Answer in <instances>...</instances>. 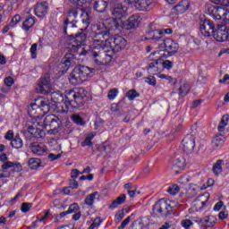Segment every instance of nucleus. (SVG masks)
<instances>
[{"mask_svg": "<svg viewBox=\"0 0 229 229\" xmlns=\"http://www.w3.org/2000/svg\"><path fill=\"white\" fill-rule=\"evenodd\" d=\"M145 83H148V85H150L151 87H157V79L155 76H148L144 78Z\"/></svg>", "mask_w": 229, "mask_h": 229, "instance_id": "de8ad7c7", "label": "nucleus"}, {"mask_svg": "<svg viewBox=\"0 0 229 229\" xmlns=\"http://www.w3.org/2000/svg\"><path fill=\"white\" fill-rule=\"evenodd\" d=\"M155 55H160L159 51H155L152 52L149 55V59L151 61V63L148 64V67L147 69L148 72L149 74H158L160 72H162L163 71V66H162V57L159 56L157 58H153V56H155Z\"/></svg>", "mask_w": 229, "mask_h": 229, "instance_id": "6e6552de", "label": "nucleus"}, {"mask_svg": "<svg viewBox=\"0 0 229 229\" xmlns=\"http://www.w3.org/2000/svg\"><path fill=\"white\" fill-rule=\"evenodd\" d=\"M28 114L32 119H40V117H42V110H40V104H38V100L30 104L28 108Z\"/></svg>", "mask_w": 229, "mask_h": 229, "instance_id": "6ab92c4d", "label": "nucleus"}, {"mask_svg": "<svg viewBox=\"0 0 229 229\" xmlns=\"http://www.w3.org/2000/svg\"><path fill=\"white\" fill-rule=\"evenodd\" d=\"M108 8V2L105 0H95L93 3V9L98 13H104Z\"/></svg>", "mask_w": 229, "mask_h": 229, "instance_id": "c85d7f7f", "label": "nucleus"}, {"mask_svg": "<svg viewBox=\"0 0 229 229\" xmlns=\"http://www.w3.org/2000/svg\"><path fill=\"white\" fill-rule=\"evenodd\" d=\"M126 201V194H121L119 197L116 198L110 205L109 208L114 209L117 208L119 205H123Z\"/></svg>", "mask_w": 229, "mask_h": 229, "instance_id": "72a5a7b5", "label": "nucleus"}, {"mask_svg": "<svg viewBox=\"0 0 229 229\" xmlns=\"http://www.w3.org/2000/svg\"><path fill=\"white\" fill-rule=\"evenodd\" d=\"M140 94L137 92L135 89H131L126 93V98H128L129 101H133L135 98H139Z\"/></svg>", "mask_w": 229, "mask_h": 229, "instance_id": "49530a36", "label": "nucleus"}, {"mask_svg": "<svg viewBox=\"0 0 229 229\" xmlns=\"http://www.w3.org/2000/svg\"><path fill=\"white\" fill-rule=\"evenodd\" d=\"M80 30V32H77L75 34H70L68 49H70L72 53L78 52V49H80V46H83V44H85V40H87V34L83 32L84 29Z\"/></svg>", "mask_w": 229, "mask_h": 229, "instance_id": "423d86ee", "label": "nucleus"}, {"mask_svg": "<svg viewBox=\"0 0 229 229\" xmlns=\"http://www.w3.org/2000/svg\"><path fill=\"white\" fill-rule=\"evenodd\" d=\"M117 94H119V90L117 89H112L109 90L107 98L110 100H114V98H117Z\"/></svg>", "mask_w": 229, "mask_h": 229, "instance_id": "3c124183", "label": "nucleus"}, {"mask_svg": "<svg viewBox=\"0 0 229 229\" xmlns=\"http://www.w3.org/2000/svg\"><path fill=\"white\" fill-rule=\"evenodd\" d=\"M104 28L112 30L113 31H116V30L121 31L123 25L121 24V21L119 19L117 20V18H109L106 20Z\"/></svg>", "mask_w": 229, "mask_h": 229, "instance_id": "5701e85b", "label": "nucleus"}, {"mask_svg": "<svg viewBox=\"0 0 229 229\" xmlns=\"http://www.w3.org/2000/svg\"><path fill=\"white\" fill-rule=\"evenodd\" d=\"M78 15L85 17L81 20V22L85 25L84 30H87V28H89V24H90V18L89 17V13L83 12V9L80 7H70L67 11L65 21H67V22L76 21V19H78Z\"/></svg>", "mask_w": 229, "mask_h": 229, "instance_id": "39448f33", "label": "nucleus"}, {"mask_svg": "<svg viewBox=\"0 0 229 229\" xmlns=\"http://www.w3.org/2000/svg\"><path fill=\"white\" fill-rule=\"evenodd\" d=\"M108 51L110 50H104V55L102 57V64L106 65V64H110L112 62V55H108Z\"/></svg>", "mask_w": 229, "mask_h": 229, "instance_id": "a18cd8bd", "label": "nucleus"}, {"mask_svg": "<svg viewBox=\"0 0 229 229\" xmlns=\"http://www.w3.org/2000/svg\"><path fill=\"white\" fill-rule=\"evenodd\" d=\"M181 225L183 228H191V226H192V221L190 219H184L182 221Z\"/></svg>", "mask_w": 229, "mask_h": 229, "instance_id": "0e129e2a", "label": "nucleus"}, {"mask_svg": "<svg viewBox=\"0 0 229 229\" xmlns=\"http://www.w3.org/2000/svg\"><path fill=\"white\" fill-rule=\"evenodd\" d=\"M195 146L196 142L194 140V136L187 135L182 140V151H184V153H186L187 155H191V153L194 151Z\"/></svg>", "mask_w": 229, "mask_h": 229, "instance_id": "f3484780", "label": "nucleus"}, {"mask_svg": "<svg viewBox=\"0 0 229 229\" xmlns=\"http://www.w3.org/2000/svg\"><path fill=\"white\" fill-rule=\"evenodd\" d=\"M19 22H21V15L16 14L13 17L9 26H11L12 28H13V26H15L16 24H19Z\"/></svg>", "mask_w": 229, "mask_h": 229, "instance_id": "5fc2aeb1", "label": "nucleus"}, {"mask_svg": "<svg viewBox=\"0 0 229 229\" xmlns=\"http://www.w3.org/2000/svg\"><path fill=\"white\" fill-rule=\"evenodd\" d=\"M214 4H219L220 6H229V0H211Z\"/></svg>", "mask_w": 229, "mask_h": 229, "instance_id": "bf43d9fd", "label": "nucleus"}, {"mask_svg": "<svg viewBox=\"0 0 229 229\" xmlns=\"http://www.w3.org/2000/svg\"><path fill=\"white\" fill-rule=\"evenodd\" d=\"M37 90L40 94H45L46 96H49V94H51L53 85H51V78L49 77V74H46L44 77L40 78Z\"/></svg>", "mask_w": 229, "mask_h": 229, "instance_id": "f8f14e48", "label": "nucleus"}, {"mask_svg": "<svg viewBox=\"0 0 229 229\" xmlns=\"http://www.w3.org/2000/svg\"><path fill=\"white\" fill-rule=\"evenodd\" d=\"M96 196H99V192L95 191L91 194L87 195L84 199L85 205H88V207H92V205H94V201H96Z\"/></svg>", "mask_w": 229, "mask_h": 229, "instance_id": "f704fd0d", "label": "nucleus"}, {"mask_svg": "<svg viewBox=\"0 0 229 229\" xmlns=\"http://www.w3.org/2000/svg\"><path fill=\"white\" fill-rule=\"evenodd\" d=\"M38 101L41 110V116L44 117V114L51 110V104L47 100L39 99Z\"/></svg>", "mask_w": 229, "mask_h": 229, "instance_id": "2f4dec72", "label": "nucleus"}, {"mask_svg": "<svg viewBox=\"0 0 229 229\" xmlns=\"http://www.w3.org/2000/svg\"><path fill=\"white\" fill-rule=\"evenodd\" d=\"M183 169H185V158L182 157L175 158L172 166V173L174 174H180Z\"/></svg>", "mask_w": 229, "mask_h": 229, "instance_id": "b1692460", "label": "nucleus"}, {"mask_svg": "<svg viewBox=\"0 0 229 229\" xmlns=\"http://www.w3.org/2000/svg\"><path fill=\"white\" fill-rule=\"evenodd\" d=\"M108 47H93L90 50V57L97 64V65H101L103 62V55L105 54V49Z\"/></svg>", "mask_w": 229, "mask_h": 229, "instance_id": "dca6fc26", "label": "nucleus"}, {"mask_svg": "<svg viewBox=\"0 0 229 229\" xmlns=\"http://www.w3.org/2000/svg\"><path fill=\"white\" fill-rule=\"evenodd\" d=\"M77 22L78 21H67L65 20L64 23V33L68 35V37H70V35H74V33L78 31V25H76Z\"/></svg>", "mask_w": 229, "mask_h": 229, "instance_id": "393cba45", "label": "nucleus"}, {"mask_svg": "<svg viewBox=\"0 0 229 229\" xmlns=\"http://www.w3.org/2000/svg\"><path fill=\"white\" fill-rule=\"evenodd\" d=\"M34 25H35V18L29 17L23 21L22 28L23 30H25V31H29L30 28H33Z\"/></svg>", "mask_w": 229, "mask_h": 229, "instance_id": "58836bf2", "label": "nucleus"}, {"mask_svg": "<svg viewBox=\"0 0 229 229\" xmlns=\"http://www.w3.org/2000/svg\"><path fill=\"white\" fill-rule=\"evenodd\" d=\"M190 90H191V86L189 85V82L181 81V85L179 87V96L181 98H185V96H187Z\"/></svg>", "mask_w": 229, "mask_h": 229, "instance_id": "473e14b6", "label": "nucleus"}, {"mask_svg": "<svg viewBox=\"0 0 229 229\" xmlns=\"http://www.w3.org/2000/svg\"><path fill=\"white\" fill-rule=\"evenodd\" d=\"M140 23V16L138 14H133L123 23V28L125 30H135V28L139 27Z\"/></svg>", "mask_w": 229, "mask_h": 229, "instance_id": "4be33fe9", "label": "nucleus"}, {"mask_svg": "<svg viewBox=\"0 0 229 229\" xmlns=\"http://www.w3.org/2000/svg\"><path fill=\"white\" fill-rule=\"evenodd\" d=\"M12 148H14V149H21L23 146L22 139L19 137V135H16L14 139L11 141Z\"/></svg>", "mask_w": 229, "mask_h": 229, "instance_id": "4c0bfd02", "label": "nucleus"}, {"mask_svg": "<svg viewBox=\"0 0 229 229\" xmlns=\"http://www.w3.org/2000/svg\"><path fill=\"white\" fill-rule=\"evenodd\" d=\"M44 126L45 128H47V126L52 128L48 131V133L56 135L60 131V128H62V120L55 114H48L44 119Z\"/></svg>", "mask_w": 229, "mask_h": 229, "instance_id": "0eeeda50", "label": "nucleus"}, {"mask_svg": "<svg viewBox=\"0 0 229 229\" xmlns=\"http://www.w3.org/2000/svg\"><path fill=\"white\" fill-rule=\"evenodd\" d=\"M30 149L34 153V155H38V157H42V155H46L47 152V147L44 145V143L33 142L30 145Z\"/></svg>", "mask_w": 229, "mask_h": 229, "instance_id": "412c9836", "label": "nucleus"}, {"mask_svg": "<svg viewBox=\"0 0 229 229\" xmlns=\"http://www.w3.org/2000/svg\"><path fill=\"white\" fill-rule=\"evenodd\" d=\"M208 12L215 21H221V19L229 21V12L223 7L211 5L208 7Z\"/></svg>", "mask_w": 229, "mask_h": 229, "instance_id": "9d476101", "label": "nucleus"}, {"mask_svg": "<svg viewBox=\"0 0 229 229\" xmlns=\"http://www.w3.org/2000/svg\"><path fill=\"white\" fill-rule=\"evenodd\" d=\"M48 96H50V99L53 103H55V106H58L59 105V106L62 108V103H65V100H64V95L59 91L51 90Z\"/></svg>", "mask_w": 229, "mask_h": 229, "instance_id": "cd10ccee", "label": "nucleus"}, {"mask_svg": "<svg viewBox=\"0 0 229 229\" xmlns=\"http://www.w3.org/2000/svg\"><path fill=\"white\" fill-rule=\"evenodd\" d=\"M93 47H108L110 46V32L105 25H97V29L90 32Z\"/></svg>", "mask_w": 229, "mask_h": 229, "instance_id": "20e7f679", "label": "nucleus"}, {"mask_svg": "<svg viewBox=\"0 0 229 229\" xmlns=\"http://www.w3.org/2000/svg\"><path fill=\"white\" fill-rule=\"evenodd\" d=\"M33 207V204L29 203V202H23L21 204V212H23L24 214H26V212H30V210L31 209V208Z\"/></svg>", "mask_w": 229, "mask_h": 229, "instance_id": "8fccbe9b", "label": "nucleus"}, {"mask_svg": "<svg viewBox=\"0 0 229 229\" xmlns=\"http://www.w3.org/2000/svg\"><path fill=\"white\" fill-rule=\"evenodd\" d=\"M225 138L223 134H216L215 137L212 139V146L213 148H223L225 144Z\"/></svg>", "mask_w": 229, "mask_h": 229, "instance_id": "7c9ffc66", "label": "nucleus"}, {"mask_svg": "<svg viewBox=\"0 0 229 229\" xmlns=\"http://www.w3.org/2000/svg\"><path fill=\"white\" fill-rule=\"evenodd\" d=\"M190 6H191V4L189 3L188 0H182L177 5H175L174 9L177 12L178 14H180V13H185V12L189 10Z\"/></svg>", "mask_w": 229, "mask_h": 229, "instance_id": "c756f323", "label": "nucleus"}, {"mask_svg": "<svg viewBox=\"0 0 229 229\" xmlns=\"http://www.w3.org/2000/svg\"><path fill=\"white\" fill-rule=\"evenodd\" d=\"M70 3L74 6H81V4L92 3V0H70Z\"/></svg>", "mask_w": 229, "mask_h": 229, "instance_id": "09e8293b", "label": "nucleus"}, {"mask_svg": "<svg viewBox=\"0 0 229 229\" xmlns=\"http://www.w3.org/2000/svg\"><path fill=\"white\" fill-rule=\"evenodd\" d=\"M29 166L30 167V169H37L38 167H40V160L35 157L30 158Z\"/></svg>", "mask_w": 229, "mask_h": 229, "instance_id": "37998d69", "label": "nucleus"}, {"mask_svg": "<svg viewBox=\"0 0 229 229\" xmlns=\"http://www.w3.org/2000/svg\"><path fill=\"white\" fill-rule=\"evenodd\" d=\"M171 212H173V207H171V204H168L167 201L164 199L158 200L153 206V213L157 216H165L167 217Z\"/></svg>", "mask_w": 229, "mask_h": 229, "instance_id": "1a4fd4ad", "label": "nucleus"}, {"mask_svg": "<svg viewBox=\"0 0 229 229\" xmlns=\"http://www.w3.org/2000/svg\"><path fill=\"white\" fill-rule=\"evenodd\" d=\"M49 10V4L47 2H38L35 5L34 12L38 17H46Z\"/></svg>", "mask_w": 229, "mask_h": 229, "instance_id": "aec40b11", "label": "nucleus"}, {"mask_svg": "<svg viewBox=\"0 0 229 229\" xmlns=\"http://www.w3.org/2000/svg\"><path fill=\"white\" fill-rule=\"evenodd\" d=\"M93 139H94V134L92 133L88 134L86 139L81 142L82 148H85V146H88L89 148H92V146H94V143H92Z\"/></svg>", "mask_w": 229, "mask_h": 229, "instance_id": "a19ab883", "label": "nucleus"}, {"mask_svg": "<svg viewBox=\"0 0 229 229\" xmlns=\"http://www.w3.org/2000/svg\"><path fill=\"white\" fill-rule=\"evenodd\" d=\"M4 85H6V87H12V85H13V83H14L13 78H12L11 76L6 77L4 80Z\"/></svg>", "mask_w": 229, "mask_h": 229, "instance_id": "e2e57ef3", "label": "nucleus"}, {"mask_svg": "<svg viewBox=\"0 0 229 229\" xmlns=\"http://www.w3.org/2000/svg\"><path fill=\"white\" fill-rule=\"evenodd\" d=\"M146 39L153 40L160 49H164L167 53L168 56L176 55L178 49H180V46L174 40L171 38L164 39V31L160 30H149L146 35Z\"/></svg>", "mask_w": 229, "mask_h": 229, "instance_id": "f257e3e1", "label": "nucleus"}, {"mask_svg": "<svg viewBox=\"0 0 229 229\" xmlns=\"http://www.w3.org/2000/svg\"><path fill=\"white\" fill-rule=\"evenodd\" d=\"M21 171H22V165H21L19 162H13L12 172L21 173Z\"/></svg>", "mask_w": 229, "mask_h": 229, "instance_id": "864d4df0", "label": "nucleus"}, {"mask_svg": "<svg viewBox=\"0 0 229 229\" xmlns=\"http://www.w3.org/2000/svg\"><path fill=\"white\" fill-rule=\"evenodd\" d=\"M128 4H134L136 10L144 12L151 5V0H124Z\"/></svg>", "mask_w": 229, "mask_h": 229, "instance_id": "a211bd4d", "label": "nucleus"}, {"mask_svg": "<svg viewBox=\"0 0 229 229\" xmlns=\"http://www.w3.org/2000/svg\"><path fill=\"white\" fill-rule=\"evenodd\" d=\"M213 173L217 176L223 173V160L219 159L213 165Z\"/></svg>", "mask_w": 229, "mask_h": 229, "instance_id": "ea45409f", "label": "nucleus"}, {"mask_svg": "<svg viewBox=\"0 0 229 229\" xmlns=\"http://www.w3.org/2000/svg\"><path fill=\"white\" fill-rule=\"evenodd\" d=\"M94 74V69L85 65H77L69 75L72 85H81Z\"/></svg>", "mask_w": 229, "mask_h": 229, "instance_id": "7ed1b4c3", "label": "nucleus"}, {"mask_svg": "<svg viewBox=\"0 0 229 229\" xmlns=\"http://www.w3.org/2000/svg\"><path fill=\"white\" fill-rule=\"evenodd\" d=\"M207 201H208V196H206L205 199V195H201L195 199V207H199V203H201L199 208V210H201L207 205Z\"/></svg>", "mask_w": 229, "mask_h": 229, "instance_id": "e433bc0d", "label": "nucleus"}, {"mask_svg": "<svg viewBox=\"0 0 229 229\" xmlns=\"http://www.w3.org/2000/svg\"><path fill=\"white\" fill-rule=\"evenodd\" d=\"M226 30L227 28L225 25H220L213 31V34L211 35L217 42H225V40H228L229 42V31Z\"/></svg>", "mask_w": 229, "mask_h": 229, "instance_id": "2eb2a0df", "label": "nucleus"}, {"mask_svg": "<svg viewBox=\"0 0 229 229\" xmlns=\"http://www.w3.org/2000/svg\"><path fill=\"white\" fill-rule=\"evenodd\" d=\"M76 64V57L74 54L69 53L64 55L62 62L58 65L61 72H67L68 69H71Z\"/></svg>", "mask_w": 229, "mask_h": 229, "instance_id": "4468645a", "label": "nucleus"}, {"mask_svg": "<svg viewBox=\"0 0 229 229\" xmlns=\"http://www.w3.org/2000/svg\"><path fill=\"white\" fill-rule=\"evenodd\" d=\"M130 221H131V216H128L127 218H125L122 224L120 225V226H118V229H123L126 228V226H128V224L130 223Z\"/></svg>", "mask_w": 229, "mask_h": 229, "instance_id": "680f3d73", "label": "nucleus"}, {"mask_svg": "<svg viewBox=\"0 0 229 229\" xmlns=\"http://www.w3.org/2000/svg\"><path fill=\"white\" fill-rule=\"evenodd\" d=\"M78 210H80V206L78 205V203H73V204L70 205V207L68 208V214H74Z\"/></svg>", "mask_w": 229, "mask_h": 229, "instance_id": "603ef678", "label": "nucleus"}, {"mask_svg": "<svg viewBox=\"0 0 229 229\" xmlns=\"http://www.w3.org/2000/svg\"><path fill=\"white\" fill-rule=\"evenodd\" d=\"M127 41L122 36H116L114 38H109V45L107 47L114 53H119V51H123L124 47H126Z\"/></svg>", "mask_w": 229, "mask_h": 229, "instance_id": "9b49d317", "label": "nucleus"}, {"mask_svg": "<svg viewBox=\"0 0 229 229\" xmlns=\"http://www.w3.org/2000/svg\"><path fill=\"white\" fill-rule=\"evenodd\" d=\"M208 221H212V217L210 216H205L203 218H200L199 220H196V223H198L199 225H208Z\"/></svg>", "mask_w": 229, "mask_h": 229, "instance_id": "13d9d810", "label": "nucleus"}, {"mask_svg": "<svg viewBox=\"0 0 229 229\" xmlns=\"http://www.w3.org/2000/svg\"><path fill=\"white\" fill-rule=\"evenodd\" d=\"M188 198H194L198 194V186L197 185H191L186 191Z\"/></svg>", "mask_w": 229, "mask_h": 229, "instance_id": "79ce46f5", "label": "nucleus"}, {"mask_svg": "<svg viewBox=\"0 0 229 229\" xmlns=\"http://www.w3.org/2000/svg\"><path fill=\"white\" fill-rule=\"evenodd\" d=\"M4 139H5V140H11L12 141V140L14 139L13 138V130H9L6 132V134L4 135Z\"/></svg>", "mask_w": 229, "mask_h": 229, "instance_id": "338daca9", "label": "nucleus"}, {"mask_svg": "<svg viewBox=\"0 0 229 229\" xmlns=\"http://www.w3.org/2000/svg\"><path fill=\"white\" fill-rule=\"evenodd\" d=\"M166 192L172 194V196H176V194L180 192V186L178 184H174L166 190Z\"/></svg>", "mask_w": 229, "mask_h": 229, "instance_id": "c03bdc74", "label": "nucleus"}, {"mask_svg": "<svg viewBox=\"0 0 229 229\" xmlns=\"http://www.w3.org/2000/svg\"><path fill=\"white\" fill-rule=\"evenodd\" d=\"M121 105L122 103L119 102L118 104H112L111 105V112H119L120 108H121Z\"/></svg>", "mask_w": 229, "mask_h": 229, "instance_id": "69168bd1", "label": "nucleus"}, {"mask_svg": "<svg viewBox=\"0 0 229 229\" xmlns=\"http://www.w3.org/2000/svg\"><path fill=\"white\" fill-rule=\"evenodd\" d=\"M128 12V7L123 6V4H118L114 5V7L112 10V14L114 17H116V19H121L123 17H126Z\"/></svg>", "mask_w": 229, "mask_h": 229, "instance_id": "bb28decb", "label": "nucleus"}, {"mask_svg": "<svg viewBox=\"0 0 229 229\" xmlns=\"http://www.w3.org/2000/svg\"><path fill=\"white\" fill-rule=\"evenodd\" d=\"M28 131L36 139H44V137H46V131L37 127V124L35 123L28 127Z\"/></svg>", "mask_w": 229, "mask_h": 229, "instance_id": "a878e982", "label": "nucleus"}, {"mask_svg": "<svg viewBox=\"0 0 229 229\" xmlns=\"http://www.w3.org/2000/svg\"><path fill=\"white\" fill-rule=\"evenodd\" d=\"M71 119L75 124H77V126H85V124H87L85 120H83L79 114H72Z\"/></svg>", "mask_w": 229, "mask_h": 229, "instance_id": "c9c22d12", "label": "nucleus"}, {"mask_svg": "<svg viewBox=\"0 0 229 229\" xmlns=\"http://www.w3.org/2000/svg\"><path fill=\"white\" fill-rule=\"evenodd\" d=\"M199 30L203 37H212V34L216 30V24H214V21H212V20H200Z\"/></svg>", "mask_w": 229, "mask_h": 229, "instance_id": "ddd939ff", "label": "nucleus"}, {"mask_svg": "<svg viewBox=\"0 0 229 229\" xmlns=\"http://www.w3.org/2000/svg\"><path fill=\"white\" fill-rule=\"evenodd\" d=\"M101 225V220L96 218L94 222L89 225V229L98 228Z\"/></svg>", "mask_w": 229, "mask_h": 229, "instance_id": "774afa93", "label": "nucleus"}, {"mask_svg": "<svg viewBox=\"0 0 229 229\" xmlns=\"http://www.w3.org/2000/svg\"><path fill=\"white\" fill-rule=\"evenodd\" d=\"M13 166V162H12V161H5L2 165V171L4 173L5 171H7V169H12Z\"/></svg>", "mask_w": 229, "mask_h": 229, "instance_id": "6e6d98bb", "label": "nucleus"}, {"mask_svg": "<svg viewBox=\"0 0 229 229\" xmlns=\"http://www.w3.org/2000/svg\"><path fill=\"white\" fill-rule=\"evenodd\" d=\"M162 66L163 70L167 69L169 71L170 69H173V62L169 60L164 61V59H162Z\"/></svg>", "mask_w": 229, "mask_h": 229, "instance_id": "4d7b16f0", "label": "nucleus"}, {"mask_svg": "<svg viewBox=\"0 0 229 229\" xmlns=\"http://www.w3.org/2000/svg\"><path fill=\"white\" fill-rule=\"evenodd\" d=\"M87 103V93L85 89L79 88L76 89L70 90L65 95V102H63L62 112L64 114L69 112L71 108H81Z\"/></svg>", "mask_w": 229, "mask_h": 229, "instance_id": "f03ea898", "label": "nucleus"}, {"mask_svg": "<svg viewBox=\"0 0 229 229\" xmlns=\"http://www.w3.org/2000/svg\"><path fill=\"white\" fill-rule=\"evenodd\" d=\"M38 47V45L37 43H34L30 47V55H31V58H33V59L37 58V47Z\"/></svg>", "mask_w": 229, "mask_h": 229, "instance_id": "052dcab7", "label": "nucleus"}]
</instances>
